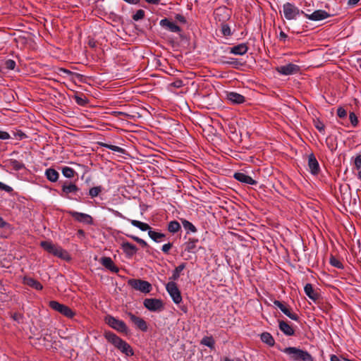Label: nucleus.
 <instances>
[{"label":"nucleus","instance_id":"f257e3e1","mask_svg":"<svg viewBox=\"0 0 361 361\" xmlns=\"http://www.w3.org/2000/svg\"><path fill=\"white\" fill-rule=\"evenodd\" d=\"M279 350L289 355L293 361H314L313 357L307 351L296 347H288L284 349L279 348Z\"/></svg>","mask_w":361,"mask_h":361},{"label":"nucleus","instance_id":"f03ea898","mask_svg":"<svg viewBox=\"0 0 361 361\" xmlns=\"http://www.w3.org/2000/svg\"><path fill=\"white\" fill-rule=\"evenodd\" d=\"M80 192V188L73 183L66 181L61 185V195L77 202L82 201L83 194Z\"/></svg>","mask_w":361,"mask_h":361},{"label":"nucleus","instance_id":"7ed1b4c3","mask_svg":"<svg viewBox=\"0 0 361 361\" xmlns=\"http://www.w3.org/2000/svg\"><path fill=\"white\" fill-rule=\"evenodd\" d=\"M284 17L288 20H296L300 15L305 16V12L300 10L294 4L286 2L283 6Z\"/></svg>","mask_w":361,"mask_h":361},{"label":"nucleus","instance_id":"20e7f679","mask_svg":"<svg viewBox=\"0 0 361 361\" xmlns=\"http://www.w3.org/2000/svg\"><path fill=\"white\" fill-rule=\"evenodd\" d=\"M104 322L111 328L118 332L127 333L128 331V327L123 321L118 319L110 314H108L104 317Z\"/></svg>","mask_w":361,"mask_h":361},{"label":"nucleus","instance_id":"39448f33","mask_svg":"<svg viewBox=\"0 0 361 361\" xmlns=\"http://www.w3.org/2000/svg\"><path fill=\"white\" fill-rule=\"evenodd\" d=\"M40 246L47 252L62 259L64 258L63 254H66V252L60 246L52 243L51 241H42Z\"/></svg>","mask_w":361,"mask_h":361},{"label":"nucleus","instance_id":"423d86ee","mask_svg":"<svg viewBox=\"0 0 361 361\" xmlns=\"http://www.w3.org/2000/svg\"><path fill=\"white\" fill-rule=\"evenodd\" d=\"M128 284L136 290H140L144 293H149L152 290V285L147 281L137 279H131L128 281Z\"/></svg>","mask_w":361,"mask_h":361},{"label":"nucleus","instance_id":"0eeeda50","mask_svg":"<svg viewBox=\"0 0 361 361\" xmlns=\"http://www.w3.org/2000/svg\"><path fill=\"white\" fill-rule=\"evenodd\" d=\"M49 307L61 314L62 315L68 317L72 318L75 316V313L67 305L59 303L57 301L52 300L49 302Z\"/></svg>","mask_w":361,"mask_h":361},{"label":"nucleus","instance_id":"6e6552de","mask_svg":"<svg viewBox=\"0 0 361 361\" xmlns=\"http://www.w3.org/2000/svg\"><path fill=\"white\" fill-rule=\"evenodd\" d=\"M143 305L151 312H161L164 310V302L161 299L146 298L144 300Z\"/></svg>","mask_w":361,"mask_h":361},{"label":"nucleus","instance_id":"1a4fd4ad","mask_svg":"<svg viewBox=\"0 0 361 361\" xmlns=\"http://www.w3.org/2000/svg\"><path fill=\"white\" fill-rule=\"evenodd\" d=\"M166 289L173 301L176 304H180L182 302V296L177 284L173 281H170L166 285Z\"/></svg>","mask_w":361,"mask_h":361},{"label":"nucleus","instance_id":"9d476101","mask_svg":"<svg viewBox=\"0 0 361 361\" xmlns=\"http://www.w3.org/2000/svg\"><path fill=\"white\" fill-rule=\"evenodd\" d=\"M276 71L281 75H290L299 73L300 68L296 64L288 63L284 66L276 67Z\"/></svg>","mask_w":361,"mask_h":361},{"label":"nucleus","instance_id":"9b49d317","mask_svg":"<svg viewBox=\"0 0 361 361\" xmlns=\"http://www.w3.org/2000/svg\"><path fill=\"white\" fill-rule=\"evenodd\" d=\"M68 214L71 216L76 221L83 223L87 225L93 224L92 217L85 213H81L75 211H69Z\"/></svg>","mask_w":361,"mask_h":361},{"label":"nucleus","instance_id":"f8f14e48","mask_svg":"<svg viewBox=\"0 0 361 361\" xmlns=\"http://www.w3.org/2000/svg\"><path fill=\"white\" fill-rule=\"evenodd\" d=\"M273 302L276 307H279L280 310L290 319L296 322L299 320V316L297 314L292 312L288 305L277 300H274Z\"/></svg>","mask_w":361,"mask_h":361},{"label":"nucleus","instance_id":"ddd939ff","mask_svg":"<svg viewBox=\"0 0 361 361\" xmlns=\"http://www.w3.org/2000/svg\"><path fill=\"white\" fill-rule=\"evenodd\" d=\"M159 25L161 27L171 32L180 33L182 29L169 18H165L160 20Z\"/></svg>","mask_w":361,"mask_h":361},{"label":"nucleus","instance_id":"4468645a","mask_svg":"<svg viewBox=\"0 0 361 361\" xmlns=\"http://www.w3.org/2000/svg\"><path fill=\"white\" fill-rule=\"evenodd\" d=\"M305 18L312 21H319L328 18L331 15L324 10H316L312 13L305 12Z\"/></svg>","mask_w":361,"mask_h":361},{"label":"nucleus","instance_id":"2eb2a0df","mask_svg":"<svg viewBox=\"0 0 361 361\" xmlns=\"http://www.w3.org/2000/svg\"><path fill=\"white\" fill-rule=\"evenodd\" d=\"M127 315L130 320L135 324L136 328L143 332H146L147 331V323L142 318L135 316L132 312H127Z\"/></svg>","mask_w":361,"mask_h":361},{"label":"nucleus","instance_id":"dca6fc26","mask_svg":"<svg viewBox=\"0 0 361 361\" xmlns=\"http://www.w3.org/2000/svg\"><path fill=\"white\" fill-rule=\"evenodd\" d=\"M104 336L107 341L111 343L117 349H119L120 346L125 341L116 334L110 331H105Z\"/></svg>","mask_w":361,"mask_h":361},{"label":"nucleus","instance_id":"f3484780","mask_svg":"<svg viewBox=\"0 0 361 361\" xmlns=\"http://www.w3.org/2000/svg\"><path fill=\"white\" fill-rule=\"evenodd\" d=\"M121 248L128 258L133 257L138 250V248L135 245L127 241L121 243Z\"/></svg>","mask_w":361,"mask_h":361},{"label":"nucleus","instance_id":"a211bd4d","mask_svg":"<svg viewBox=\"0 0 361 361\" xmlns=\"http://www.w3.org/2000/svg\"><path fill=\"white\" fill-rule=\"evenodd\" d=\"M308 166L310 173L313 175H317L320 171L319 162L313 153L308 156Z\"/></svg>","mask_w":361,"mask_h":361},{"label":"nucleus","instance_id":"6ab92c4d","mask_svg":"<svg viewBox=\"0 0 361 361\" xmlns=\"http://www.w3.org/2000/svg\"><path fill=\"white\" fill-rule=\"evenodd\" d=\"M248 49L247 43H241L238 45L228 47V50L230 54L243 56L247 52Z\"/></svg>","mask_w":361,"mask_h":361},{"label":"nucleus","instance_id":"aec40b11","mask_svg":"<svg viewBox=\"0 0 361 361\" xmlns=\"http://www.w3.org/2000/svg\"><path fill=\"white\" fill-rule=\"evenodd\" d=\"M100 263L108 270L113 273H118L119 268L115 265L112 259L109 257H102L99 260Z\"/></svg>","mask_w":361,"mask_h":361},{"label":"nucleus","instance_id":"412c9836","mask_svg":"<svg viewBox=\"0 0 361 361\" xmlns=\"http://www.w3.org/2000/svg\"><path fill=\"white\" fill-rule=\"evenodd\" d=\"M226 99L233 104H240L245 102V97L235 92H227Z\"/></svg>","mask_w":361,"mask_h":361},{"label":"nucleus","instance_id":"4be33fe9","mask_svg":"<svg viewBox=\"0 0 361 361\" xmlns=\"http://www.w3.org/2000/svg\"><path fill=\"white\" fill-rule=\"evenodd\" d=\"M199 240L195 238H190L187 242L184 243L185 251L195 254L197 250V243Z\"/></svg>","mask_w":361,"mask_h":361},{"label":"nucleus","instance_id":"5701e85b","mask_svg":"<svg viewBox=\"0 0 361 361\" xmlns=\"http://www.w3.org/2000/svg\"><path fill=\"white\" fill-rule=\"evenodd\" d=\"M233 178L241 183L249 185H257V183L252 177L240 172L235 173Z\"/></svg>","mask_w":361,"mask_h":361},{"label":"nucleus","instance_id":"b1692460","mask_svg":"<svg viewBox=\"0 0 361 361\" xmlns=\"http://www.w3.org/2000/svg\"><path fill=\"white\" fill-rule=\"evenodd\" d=\"M304 290L308 298L314 302L318 300L320 298V294L313 288L311 283H307L304 287Z\"/></svg>","mask_w":361,"mask_h":361},{"label":"nucleus","instance_id":"393cba45","mask_svg":"<svg viewBox=\"0 0 361 361\" xmlns=\"http://www.w3.org/2000/svg\"><path fill=\"white\" fill-rule=\"evenodd\" d=\"M5 163L6 166L16 171L25 169V164L22 161H19L16 159H9L6 160Z\"/></svg>","mask_w":361,"mask_h":361},{"label":"nucleus","instance_id":"a878e982","mask_svg":"<svg viewBox=\"0 0 361 361\" xmlns=\"http://www.w3.org/2000/svg\"><path fill=\"white\" fill-rule=\"evenodd\" d=\"M279 328L286 336H291L295 335L294 329L285 321L279 320Z\"/></svg>","mask_w":361,"mask_h":361},{"label":"nucleus","instance_id":"bb28decb","mask_svg":"<svg viewBox=\"0 0 361 361\" xmlns=\"http://www.w3.org/2000/svg\"><path fill=\"white\" fill-rule=\"evenodd\" d=\"M23 283L37 290H41L43 286L38 281L33 278L25 276L23 279Z\"/></svg>","mask_w":361,"mask_h":361},{"label":"nucleus","instance_id":"cd10ccee","mask_svg":"<svg viewBox=\"0 0 361 361\" xmlns=\"http://www.w3.org/2000/svg\"><path fill=\"white\" fill-rule=\"evenodd\" d=\"M224 65H230L234 68H240L245 64V62H242L241 60L235 58H228V60L223 61L221 62Z\"/></svg>","mask_w":361,"mask_h":361},{"label":"nucleus","instance_id":"c85d7f7f","mask_svg":"<svg viewBox=\"0 0 361 361\" xmlns=\"http://www.w3.org/2000/svg\"><path fill=\"white\" fill-rule=\"evenodd\" d=\"M261 341L267 344L269 346L272 347L275 344L274 338L272 335L269 332H263L260 335Z\"/></svg>","mask_w":361,"mask_h":361},{"label":"nucleus","instance_id":"c756f323","mask_svg":"<svg viewBox=\"0 0 361 361\" xmlns=\"http://www.w3.org/2000/svg\"><path fill=\"white\" fill-rule=\"evenodd\" d=\"M47 178L51 182H56L59 179V173L54 169H47L45 171Z\"/></svg>","mask_w":361,"mask_h":361},{"label":"nucleus","instance_id":"7c9ffc66","mask_svg":"<svg viewBox=\"0 0 361 361\" xmlns=\"http://www.w3.org/2000/svg\"><path fill=\"white\" fill-rule=\"evenodd\" d=\"M185 263H181L175 268V269L173 271L172 276L169 278L171 281L175 282V281L179 279L180 272L185 268Z\"/></svg>","mask_w":361,"mask_h":361},{"label":"nucleus","instance_id":"2f4dec72","mask_svg":"<svg viewBox=\"0 0 361 361\" xmlns=\"http://www.w3.org/2000/svg\"><path fill=\"white\" fill-rule=\"evenodd\" d=\"M128 221H130V224L133 226H135V227L140 228L142 231H149V230L152 229L150 226L147 223H144V222H142V221H140L137 220H133V219H131V220L128 219Z\"/></svg>","mask_w":361,"mask_h":361},{"label":"nucleus","instance_id":"473e14b6","mask_svg":"<svg viewBox=\"0 0 361 361\" xmlns=\"http://www.w3.org/2000/svg\"><path fill=\"white\" fill-rule=\"evenodd\" d=\"M148 235L150 237V238L156 243L161 242L162 239L166 236L165 234L157 232L152 229L149 231Z\"/></svg>","mask_w":361,"mask_h":361},{"label":"nucleus","instance_id":"72a5a7b5","mask_svg":"<svg viewBox=\"0 0 361 361\" xmlns=\"http://www.w3.org/2000/svg\"><path fill=\"white\" fill-rule=\"evenodd\" d=\"M99 145L101 147L109 149L114 152H118V153H121L123 154H125L126 152V150L125 149H123L121 147H118V146H116V145H113L107 144V143H104V142H99Z\"/></svg>","mask_w":361,"mask_h":361},{"label":"nucleus","instance_id":"f704fd0d","mask_svg":"<svg viewBox=\"0 0 361 361\" xmlns=\"http://www.w3.org/2000/svg\"><path fill=\"white\" fill-rule=\"evenodd\" d=\"M118 350L127 356H133L134 355L132 347L126 341L123 343Z\"/></svg>","mask_w":361,"mask_h":361},{"label":"nucleus","instance_id":"c9c22d12","mask_svg":"<svg viewBox=\"0 0 361 361\" xmlns=\"http://www.w3.org/2000/svg\"><path fill=\"white\" fill-rule=\"evenodd\" d=\"M73 98L74 99V100L75 101L77 104L82 106H86L89 102L88 99L82 94H76L73 97Z\"/></svg>","mask_w":361,"mask_h":361},{"label":"nucleus","instance_id":"e433bc0d","mask_svg":"<svg viewBox=\"0 0 361 361\" xmlns=\"http://www.w3.org/2000/svg\"><path fill=\"white\" fill-rule=\"evenodd\" d=\"M180 221L183 228L187 231V233L189 231L192 233L197 232V228L191 222L184 219H181Z\"/></svg>","mask_w":361,"mask_h":361},{"label":"nucleus","instance_id":"4c0bfd02","mask_svg":"<svg viewBox=\"0 0 361 361\" xmlns=\"http://www.w3.org/2000/svg\"><path fill=\"white\" fill-rule=\"evenodd\" d=\"M59 73L61 74L63 73L68 76H71V79L78 78L80 80V78H82L83 77V75L80 73L72 72V71H71L68 69L63 68H59Z\"/></svg>","mask_w":361,"mask_h":361},{"label":"nucleus","instance_id":"58836bf2","mask_svg":"<svg viewBox=\"0 0 361 361\" xmlns=\"http://www.w3.org/2000/svg\"><path fill=\"white\" fill-rule=\"evenodd\" d=\"M180 229V225L177 221H171L168 224V231L175 233Z\"/></svg>","mask_w":361,"mask_h":361},{"label":"nucleus","instance_id":"ea45409f","mask_svg":"<svg viewBox=\"0 0 361 361\" xmlns=\"http://www.w3.org/2000/svg\"><path fill=\"white\" fill-rule=\"evenodd\" d=\"M61 171L63 175L68 178H71L76 174L75 171L69 166L63 167Z\"/></svg>","mask_w":361,"mask_h":361},{"label":"nucleus","instance_id":"a19ab883","mask_svg":"<svg viewBox=\"0 0 361 361\" xmlns=\"http://www.w3.org/2000/svg\"><path fill=\"white\" fill-rule=\"evenodd\" d=\"M200 343L202 345H206L210 348H213L214 347L215 342H214V338L212 336H210V337L205 336L201 340Z\"/></svg>","mask_w":361,"mask_h":361},{"label":"nucleus","instance_id":"79ce46f5","mask_svg":"<svg viewBox=\"0 0 361 361\" xmlns=\"http://www.w3.org/2000/svg\"><path fill=\"white\" fill-rule=\"evenodd\" d=\"M102 190H103V188L101 185L93 187L90 189L89 195L92 198L96 197L99 195V193L102 191Z\"/></svg>","mask_w":361,"mask_h":361},{"label":"nucleus","instance_id":"37998d69","mask_svg":"<svg viewBox=\"0 0 361 361\" xmlns=\"http://www.w3.org/2000/svg\"><path fill=\"white\" fill-rule=\"evenodd\" d=\"M221 31L224 36L228 37L232 35L231 27L228 24L222 23L221 26Z\"/></svg>","mask_w":361,"mask_h":361},{"label":"nucleus","instance_id":"c03bdc74","mask_svg":"<svg viewBox=\"0 0 361 361\" xmlns=\"http://www.w3.org/2000/svg\"><path fill=\"white\" fill-rule=\"evenodd\" d=\"M330 264L334 267H336L338 269H343L344 268L343 264L338 259H336L335 257L334 256H331L330 257Z\"/></svg>","mask_w":361,"mask_h":361},{"label":"nucleus","instance_id":"a18cd8bd","mask_svg":"<svg viewBox=\"0 0 361 361\" xmlns=\"http://www.w3.org/2000/svg\"><path fill=\"white\" fill-rule=\"evenodd\" d=\"M145 12L142 9H139L136 11V13L132 16L133 19L135 21H138L145 18Z\"/></svg>","mask_w":361,"mask_h":361},{"label":"nucleus","instance_id":"49530a36","mask_svg":"<svg viewBox=\"0 0 361 361\" xmlns=\"http://www.w3.org/2000/svg\"><path fill=\"white\" fill-rule=\"evenodd\" d=\"M349 119L353 127H356L358 124V119L356 114L354 112H350L349 114Z\"/></svg>","mask_w":361,"mask_h":361},{"label":"nucleus","instance_id":"de8ad7c7","mask_svg":"<svg viewBox=\"0 0 361 361\" xmlns=\"http://www.w3.org/2000/svg\"><path fill=\"white\" fill-rule=\"evenodd\" d=\"M16 65L15 61L12 59H8L4 63L5 68L8 70H14Z\"/></svg>","mask_w":361,"mask_h":361},{"label":"nucleus","instance_id":"09e8293b","mask_svg":"<svg viewBox=\"0 0 361 361\" xmlns=\"http://www.w3.org/2000/svg\"><path fill=\"white\" fill-rule=\"evenodd\" d=\"M314 126L320 133H324L325 126L319 120H317V121L314 122Z\"/></svg>","mask_w":361,"mask_h":361},{"label":"nucleus","instance_id":"8fccbe9b","mask_svg":"<svg viewBox=\"0 0 361 361\" xmlns=\"http://www.w3.org/2000/svg\"><path fill=\"white\" fill-rule=\"evenodd\" d=\"M11 318L18 322V323H20L22 322L23 319V315L20 313H18V312H15L13 313L12 315H11Z\"/></svg>","mask_w":361,"mask_h":361},{"label":"nucleus","instance_id":"3c124183","mask_svg":"<svg viewBox=\"0 0 361 361\" xmlns=\"http://www.w3.org/2000/svg\"><path fill=\"white\" fill-rule=\"evenodd\" d=\"M175 19H176V20H177L178 22H179L182 24L187 23V20H186L185 17L180 13H176L175 15Z\"/></svg>","mask_w":361,"mask_h":361},{"label":"nucleus","instance_id":"603ef678","mask_svg":"<svg viewBox=\"0 0 361 361\" xmlns=\"http://www.w3.org/2000/svg\"><path fill=\"white\" fill-rule=\"evenodd\" d=\"M337 115L339 118H344L346 117L347 116V111H345V109L343 107H339L338 109H337Z\"/></svg>","mask_w":361,"mask_h":361},{"label":"nucleus","instance_id":"864d4df0","mask_svg":"<svg viewBox=\"0 0 361 361\" xmlns=\"http://www.w3.org/2000/svg\"><path fill=\"white\" fill-rule=\"evenodd\" d=\"M354 164L357 170H360L361 169V154H358L355 157Z\"/></svg>","mask_w":361,"mask_h":361},{"label":"nucleus","instance_id":"5fc2aeb1","mask_svg":"<svg viewBox=\"0 0 361 361\" xmlns=\"http://www.w3.org/2000/svg\"><path fill=\"white\" fill-rule=\"evenodd\" d=\"M172 246L173 244L171 243H168L162 246L161 250L164 253L169 254V250L171 249Z\"/></svg>","mask_w":361,"mask_h":361},{"label":"nucleus","instance_id":"6e6d98bb","mask_svg":"<svg viewBox=\"0 0 361 361\" xmlns=\"http://www.w3.org/2000/svg\"><path fill=\"white\" fill-rule=\"evenodd\" d=\"M0 190H4L7 192H11L13 191V188L11 186L7 185L1 182H0Z\"/></svg>","mask_w":361,"mask_h":361},{"label":"nucleus","instance_id":"4d7b16f0","mask_svg":"<svg viewBox=\"0 0 361 361\" xmlns=\"http://www.w3.org/2000/svg\"><path fill=\"white\" fill-rule=\"evenodd\" d=\"M11 138V136L6 131H3L0 130V140H8Z\"/></svg>","mask_w":361,"mask_h":361},{"label":"nucleus","instance_id":"13d9d810","mask_svg":"<svg viewBox=\"0 0 361 361\" xmlns=\"http://www.w3.org/2000/svg\"><path fill=\"white\" fill-rule=\"evenodd\" d=\"M171 85L176 88H180L183 86V82L181 80H176L171 83Z\"/></svg>","mask_w":361,"mask_h":361},{"label":"nucleus","instance_id":"bf43d9fd","mask_svg":"<svg viewBox=\"0 0 361 361\" xmlns=\"http://www.w3.org/2000/svg\"><path fill=\"white\" fill-rule=\"evenodd\" d=\"M128 236L139 244H140V243L143 240L142 238H140L139 237L135 235H128Z\"/></svg>","mask_w":361,"mask_h":361},{"label":"nucleus","instance_id":"052dcab7","mask_svg":"<svg viewBox=\"0 0 361 361\" xmlns=\"http://www.w3.org/2000/svg\"><path fill=\"white\" fill-rule=\"evenodd\" d=\"M288 38V35L283 32L281 31L279 34V39L286 41V39Z\"/></svg>","mask_w":361,"mask_h":361},{"label":"nucleus","instance_id":"680f3d73","mask_svg":"<svg viewBox=\"0 0 361 361\" xmlns=\"http://www.w3.org/2000/svg\"><path fill=\"white\" fill-rule=\"evenodd\" d=\"M145 2H147L149 4L152 5H158L159 4L161 0H144Z\"/></svg>","mask_w":361,"mask_h":361},{"label":"nucleus","instance_id":"e2e57ef3","mask_svg":"<svg viewBox=\"0 0 361 361\" xmlns=\"http://www.w3.org/2000/svg\"><path fill=\"white\" fill-rule=\"evenodd\" d=\"M8 225L7 222L4 220V219L0 216V228H5Z\"/></svg>","mask_w":361,"mask_h":361},{"label":"nucleus","instance_id":"0e129e2a","mask_svg":"<svg viewBox=\"0 0 361 361\" xmlns=\"http://www.w3.org/2000/svg\"><path fill=\"white\" fill-rule=\"evenodd\" d=\"M360 0H348V5L350 6H355Z\"/></svg>","mask_w":361,"mask_h":361},{"label":"nucleus","instance_id":"69168bd1","mask_svg":"<svg viewBox=\"0 0 361 361\" xmlns=\"http://www.w3.org/2000/svg\"><path fill=\"white\" fill-rule=\"evenodd\" d=\"M16 135L19 137L20 140L26 137L25 134L20 130L17 133Z\"/></svg>","mask_w":361,"mask_h":361},{"label":"nucleus","instance_id":"338daca9","mask_svg":"<svg viewBox=\"0 0 361 361\" xmlns=\"http://www.w3.org/2000/svg\"><path fill=\"white\" fill-rule=\"evenodd\" d=\"M330 361H342L337 355H331L330 357Z\"/></svg>","mask_w":361,"mask_h":361},{"label":"nucleus","instance_id":"774afa93","mask_svg":"<svg viewBox=\"0 0 361 361\" xmlns=\"http://www.w3.org/2000/svg\"><path fill=\"white\" fill-rule=\"evenodd\" d=\"M123 1L130 4H137L140 1V0H123Z\"/></svg>","mask_w":361,"mask_h":361}]
</instances>
